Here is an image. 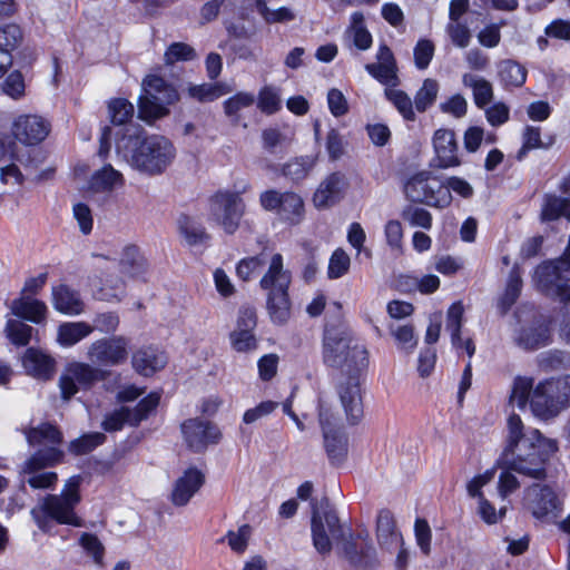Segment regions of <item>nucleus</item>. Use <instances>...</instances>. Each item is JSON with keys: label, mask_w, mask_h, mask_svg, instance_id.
<instances>
[{"label": "nucleus", "mask_w": 570, "mask_h": 570, "mask_svg": "<svg viewBox=\"0 0 570 570\" xmlns=\"http://www.w3.org/2000/svg\"><path fill=\"white\" fill-rule=\"evenodd\" d=\"M351 265L350 256L342 248L334 250L330 258L328 277L335 279L345 275Z\"/></svg>", "instance_id": "obj_61"}, {"label": "nucleus", "mask_w": 570, "mask_h": 570, "mask_svg": "<svg viewBox=\"0 0 570 570\" xmlns=\"http://www.w3.org/2000/svg\"><path fill=\"white\" fill-rule=\"evenodd\" d=\"M107 375L106 371L88 363H70L59 380L61 396L63 400H70L78 392V385L90 389L96 382L105 380Z\"/></svg>", "instance_id": "obj_13"}, {"label": "nucleus", "mask_w": 570, "mask_h": 570, "mask_svg": "<svg viewBox=\"0 0 570 570\" xmlns=\"http://www.w3.org/2000/svg\"><path fill=\"white\" fill-rule=\"evenodd\" d=\"M313 546L321 554H330L332 540L343 539L344 530L335 511L320 512L313 504L311 519Z\"/></svg>", "instance_id": "obj_11"}, {"label": "nucleus", "mask_w": 570, "mask_h": 570, "mask_svg": "<svg viewBox=\"0 0 570 570\" xmlns=\"http://www.w3.org/2000/svg\"><path fill=\"white\" fill-rule=\"evenodd\" d=\"M259 204L265 210L275 212L282 220L291 225H297L304 218V200L294 191L267 189L259 195Z\"/></svg>", "instance_id": "obj_10"}, {"label": "nucleus", "mask_w": 570, "mask_h": 570, "mask_svg": "<svg viewBox=\"0 0 570 570\" xmlns=\"http://www.w3.org/2000/svg\"><path fill=\"white\" fill-rule=\"evenodd\" d=\"M105 440L106 435L100 432L83 434L70 442L69 451L76 455L86 454L92 451L96 446L102 444Z\"/></svg>", "instance_id": "obj_51"}, {"label": "nucleus", "mask_w": 570, "mask_h": 570, "mask_svg": "<svg viewBox=\"0 0 570 570\" xmlns=\"http://www.w3.org/2000/svg\"><path fill=\"white\" fill-rule=\"evenodd\" d=\"M314 165L313 157H297L283 165L282 175L293 183H298L307 177Z\"/></svg>", "instance_id": "obj_41"}, {"label": "nucleus", "mask_w": 570, "mask_h": 570, "mask_svg": "<svg viewBox=\"0 0 570 570\" xmlns=\"http://www.w3.org/2000/svg\"><path fill=\"white\" fill-rule=\"evenodd\" d=\"M22 364L30 375L42 380L50 379L55 371L53 358L32 347L26 351Z\"/></svg>", "instance_id": "obj_27"}, {"label": "nucleus", "mask_w": 570, "mask_h": 570, "mask_svg": "<svg viewBox=\"0 0 570 570\" xmlns=\"http://www.w3.org/2000/svg\"><path fill=\"white\" fill-rule=\"evenodd\" d=\"M404 193L412 203L425 204L439 208L448 207L452 195L448 188L430 171L413 175L404 185Z\"/></svg>", "instance_id": "obj_9"}, {"label": "nucleus", "mask_w": 570, "mask_h": 570, "mask_svg": "<svg viewBox=\"0 0 570 570\" xmlns=\"http://www.w3.org/2000/svg\"><path fill=\"white\" fill-rule=\"evenodd\" d=\"M257 107L264 114H275L281 108V97L276 88L266 86L261 89Z\"/></svg>", "instance_id": "obj_56"}, {"label": "nucleus", "mask_w": 570, "mask_h": 570, "mask_svg": "<svg viewBox=\"0 0 570 570\" xmlns=\"http://www.w3.org/2000/svg\"><path fill=\"white\" fill-rule=\"evenodd\" d=\"M525 500L532 514L538 518L557 517L561 502L548 485L533 484L525 490Z\"/></svg>", "instance_id": "obj_18"}, {"label": "nucleus", "mask_w": 570, "mask_h": 570, "mask_svg": "<svg viewBox=\"0 0 570 570\" xmlns=\"http://www.w3.org/2000/svg\"><path fill=\"white\" fill-rule=\"evenodd\" d=\"M346 38L360 50H366L372 45V36L364 26V16L356 11L351 16V24L345 32Z\"/></svg>", "instance_id": "obj_37"}, {"label": "nucleus", "mask_w": 570, "mask_h": 570, "mask_svg": "<svg viewBox=\"0 0 570 570\" xmlns=\"http://www.w3.org/2000/svg\"><path fill=\"white\" fill-rule=\"evenodd\" d=\"M230 345L238 353H247L257 348V338L254 332L233 331L229 334Z\"/></svg>", "instance_id": "obj_59"}, {"label": "nucleus", "mask_w": 570, "mask_h": 570, "mask_svg": "<svg viewBox=\"0 0 570 570\" xmlns=\"http://www.w3.org/2000/svg\"><path fill=\"white\" fill-rule=\"evenodd\" d=\"M389 330L399 348L406 353H411L415 348L417 338L412 324L391 323Z\"/></svg>", "instance_id": "obj_43"}, {"label": "nucleus", "mask_w": 570, "mask_h": 570, "mask_svg": "<svg viewBox=\"0 0 570 570\" xmlns=\"http://www.w3.org/2000/svg\"><path fill=\"white\" fill-rule=\"evenodd\" d=\"M124 177L111 165H105L96 170L90 180L89 189L94 193H110L116 187L122 186Z\"/></svg>", "instance_id": "obj_29"}, {"label": "nucleus", "mask_w": 570, "mask_h": 570, "mask_svg": "<svg viewBox=\"0 0 570 570\" xmlns=\"http://www.w3.org/2000/svg\"><path fill=\"white\" fill-rule=\"evenodd\" d=\"M561 216L570 219V199L549 197L542 210L543 220H554Z\"/></svg>", "instance_id": "obj_54"}, {"label": "nucleus", "mask_w": 570, "mask_h": 570, "mask_svg": "<svg viewBox=\"0 0 570 570\" xmlns=\"http://www.w3.org/2000/svg\"><path fill=\"white\" fill-rule=\"evenodd\" d=\"M131 419L130 407L121 406L106 415L102 422V428L107 432L118 431L121 430L126 423L131 425Z\"/></svg>", "instance_id": "obj_60"}, {"label": "nucleus", "mask_w": 570, "mask_h": 570, "mask_svg": "<svg viewBox=\"0 0 570 570\" xmlns=\"http://www.w3.org/2000/svg\"><path fill=\"white\" fill-rule=\"evenodd\" d=\"M499 76L505 86L521 87L527 80V69L519 62L507 59L499 63Z\"/></svg>", "instance_id": "obj_40"}, {"label": "nucleus", "mask_w": 570, "mask_h": 570, "mask_svg": "<svg viewBox=\"0 0 570 570\" xmlns=\"http://www.w3.org/2000/svg\"><path fill=\"white\" fill-rule=\"evenodd\" d=\"M132 367L144 376H151L167 364L166 354L157 347L147 346L137 350L131 357Z\"/></svg>", "instance_id": "obj_23"}, {"label": "nucleus", "mask_w": 570, "mask_h": 570, "mask_svg": "<svg viewBox=\"0 0 570 570\" xmlns=\"http://www.w3.org/2000/svg\"><path fill=\"white\" fill-rule=\"evenodd\" d=\"M523 145L518 151L517 158L523 159L531 149H549L554 144V137L550 136L546 141L541 139V130L539 127L527 126L524 128Z\"/></svg>", "instance_id": "obj_39"}, {"label": "nucleus", "mask_w": 570, "mask_h": 570, "mask_svg": "<svg viewBox=\"0 0 570 570\" xmlns=\"http://www.w3.org/2000/svg\"><path fill=\"white\" fill-rule=\"evenodd\" d=\"M513 342L525 351L544 347L551 342L550 326L543 316L532 314L514 330Z\"/></svg>", "instance_id": "obj_14"}, {"label": "nucleus", "mask_w": 570, "mask_h": 570, "mask_svg": "<svg viewBox=\"0 0 570 570\" xmlns=\"http://www.w3.org/2000/svg\"><path fill=\"white\" fill-rule=\"evenodd\" d=\"M533 282L546 295L562 303L570 301V238L559 258L544 262L535 268Z\"/></svg>", "instance_id": "obj_5"}, {"label": "nucleus", "mask_w": 570, "mask_h": 570, "mask_svg": "<svg viewBox=\"0 0 570 570\" xmlns=\"http://www.w3.org/2000/svg\"><path fill=\"white\" fill-rule=\"evenodd\" d=\"M433 146L436 154V166L439 168L456 167L461 164L458 155L459 147L453 130H436L433 137Z\"/></svg>", "instance_id": "obj_21"}, {"label": "nucleus", "mask_w": 570, "mask_h": 570, "mask_svg": "<svg viewBox=\"0 0 570 570\" xmlns=\"http://www.w3.org/2000/svg\"><path fill=\"white\" fill-rule=\"evenodd\" d=\"M288 289H269L267 296V311L272 321L284 324L291 317V302Z\"/></svg>", "instance_id": "obj_30"}, {"label": "nucleus", "mask_w": 570, "mask_h": 570, "mask_svg": "<svg viewBox=\"0 0 570 570\" xmlns=\"http://www.w3.org/2000/svg\"><path fill=\"white\" fill-rule=\"evenodd\" d=\"M144 91L138 102V116L147 122L167 116L168 106L179 99L177 90L158 76H149L144 80Z\"/></svg>", "instance_id": "obj_6"}, {"label": "nucleus", "mask_w": 570, "mask_h": 570, "mask_svg": "<svg viewBox=\"0 0 570 570\" xmlns=\"http://www.w3.org/2000/svg\"><path fill=\"white\" fill-rule=\"evenodd\" d=\"M129 338L117 335L92 342L87 351V358L96 366H118L129 355Z\"/></svg>", "instance_id": "obj_12"}, {"label": "nucleus", "mask_w": 570, "mask_h": 570, "mask_svg": "<svg viewBox=\"0 0 570 570\" xmlns=\"http://www.w3.org/2000/svg\"><path fill=\"white\" fill-rule=\"evenodd\" d=\"M22 41V31L19 26L9 23L0 27V50L11 55Z\"/></svg>", "instance_id": "obj_55"}, {"label": "nucleus", "mask_w": 570, "mask_h": 570, "mask_svg": "<svg viewBox=\"0 0 570 570\" xmlns=\"http://www.w3.org/2000/svg\"><path fill=\"white\" fill-rule=\"evenodd\" d=\"M52 304L58 312L67 315H79L85 311L79 293L65 284L52 288Z\"/></svg>", "instance_id": "obj_24"}, {"label": "nucleus", "mask_w": 570, "mask_h": 570, "mask_svg": "<svg viewBox=\"0 0 570 570\" xmlns=\"http://www.w3.org/2000/svg\"><path fill=\"white\" fill-rule=\"evenodd\" d=\"M6 333L12 344L26 346L31 340L33 328L19 320L9 318L6 324Z\"/></svg>", "instance_id": "obj_47"}, {"label": "nucleus", "mask_w": 570, "mask_h": 570, "mask_svg": "<svg viewBox=\"0 0 570 570\" xmlns=\"http://www.w3.org/2000/svg\"><path fill=\"white\" fill-rule=\"evenodd\" d=\"M120 269L130 277H138L147 272L148 263L137 246L128 245L124 248L120 258Z\"/></svg>", "instance_id": "obj_31"}, {"label": "nucleus", "mask_w": 570, "mask_h": 570, "mask_svg": "<svg viewBox=\"0 0 570 570\" xmlns=\"http://www.w3.org/2000/svg\"><path fill=\"white\" fill-rule=\"evenodd\" d=\"M81 476L69 478L60 494H48L39 500L31 509V515L42 531H49L50 521L55 520L60 524L81 527V519L75 512L76 505L80 502Z\"/></svg>", "instance_id": "obj_3"}, {"label": "nucleus", "mask_w": 570, "mask_h": 570, "mask_svg": "<svg viewBox=\"0 0 570 570\" xmlns=\"http://www.w3.org/2000/svg\"><path fill=\"white\" fill-rule=\"evenodd\" d=\"M181 432L188 446L195 452L204 451L208 444L217 443L222 433L218 428L199 419H189L181 424Z\"/></svg>", "instance_id": "obj_15"}, {"label": "nucleus", "mask_w": 570, "mask_h": 570, "mask_svg": "<svg viewBox=\"0 0 570 570\" xmlns=\"http://www.w3.org/2000/svg\"><path fill=\"white\" fill-rule=\"evenodd\" d=\"M462 82L464 86L472 88L474 102L478 107L482 108L492 100V85L488 80L465 73L462 77Z\"/></svg>", "instance_id": "obj_38"}, {"label": "nucleus", "mask_w": 570, "mask_h": 570, "mask_svg": "<svg viewBox=\"0 0 570 570\" xmlns=\"http://www.w3.org/2000/svg\"><path fill=\"white\" fill-rule=\"evenodd\" d=\"M376 539L382 548L390 550L402 544V534L397 531L395 519L390 510L382 509L376 518Z\"/></svg>", "instance_id": "obj_25"}, {"label": "nucleus", "mask_w": 570, "mask_h": 570, "mask_svg": "<svg viewBox=\"0 0 570 570\" xmlns=\"http://www.w3.org/2000/svg\"><path fill=\"white\" fill-rule=\"evenodd\" d=\"M204 481L205 476L199 470L195 468L187 469L174 483L170 493L171 503L175 507L186 505L202 488Z\"/></svg>", "instance_id": "obj_20"}, {"label": "nucleus", "mask_w": 570, "mask_h": 570, "mask_svg": "<svg viewBox=\"0 0 570 570\" xmlns=\"http://www.w3.org/2000/svg\"><path fill=\"white\" fill-rule=\"evenodd\" d=\"M62 458L63 452L58 448L37 451L22 465L21 483L28 484L35 490L52 489L58 482V475L56 472L45 471V469L59 463Z\"/></svg>", "instance_id": "obj_8"}, {"label": "nucleus", "mask_w": 570, "mask_h": 570, "mask_svg": "<svg viewBox=\"0 0 570 570\" xmlns=\"http://www.w3.org/2000/svg\"><path fill=\"white\" fill-rule=\"evenodd\" d=\"M557 449L556 441L544 438L537 429L524 433L519 415L509 416L507 446L501 455V462L508 470L543 479L546 463Z\"/></svg>", "instance_id": "obj_1"}, {"label": "nucleus", "mask_w": 570, "mask_h": 570, "mask_svg": "<svg viewBox=\"0 0 570 570\" xmlns=\"http://www.w3.org/2000/svg\"><path fill=\"white\" fill-rule=\"evenodd\" d=\"M109 115L115 125H122L134 115V106L128 100L119 98L109 104Z\"/></svg>", "instance_id": "obj_62"}, {"label": "nucleus", "mask_w": 570, "mask_h": 570, "mask_svg": "<svg viewBox=\"0 0 570 570\" xmlns=\"http://www.w3.org/2000/svg\"><path fill=\"white\" fill-rule=\"evenodd\" d=\"M530 406L532 413L542 420H549L559 414L554 403H552L550 396H548V392L543 383H539L533 390Z\"/></svg>", "instance_id": "obj_35"}, {"label": "nucleus", "mask_w": 570, "mask_h": 570, "mask_svg": "<svg viewBox=\"0 0 570 570\" xmlns=\"http://www.w3.org/2000/svg\"><path fill=\"white\" fill-rule=\"evenodd\" d=\"M291 281V273L284 268L282 255L274 254L267 272L261 279V287L266 291L288 289Z\"/></svg>", "instance_id": "obj_26"}, {"label": "nucleus", "mask_w": 570, "mask_h": 570, "mask_svg": "<svg viewBox=\"0 0 570 570\" xmlns=\"http://www.w3.org/2000/svg\"><path fill=\"white\" fill-rule=\"evenodd\" d=\"M464 307L461 302L453 303L446 313V330L451 332V341L453 346H459L461 341L460 332L462 327V320Z\"/></svg>", "instance_id": "obj_49"}, {"label": "nucleus", "mask_w": 570, "mask_h": 570, "mask_svg": "<svg viewBox=\"0 0 570 570\" xmlns=\"http://www.w3.org/2000/svg\"><path fill=\"white\" fill-rule=\"evenodd\" d=\"M11 313L20 318L40 324L46 320L47 305L31 297H20L10 304Z\"/></svg>", "instance_id": "obj_28"}, {"label": "nucleus", "mask_w": 570, "mask_h": 570, "mask_svg": "<svg viewBox=\"0 0 570 570\" xmlns=\"http://www.w3.org/2000/svg\"><path fill=\"white\" fill-rule=\"evenodd\" d=\"M94 332V326L85 322L63 323L58 328V342L71 346Z\"/></svg>", "instance_id": "obj_36"}, {"label": "nucleus", "mask_w": 570, "mask_h": 570, "mask_svg": "<svg viewBox=\"0 0 570 570\" xmlns=\"http://www.w3.org/2000/svg\"><path fill=\"white\" fill-rule=\"evenodd\" d=\"M12 135L24 145H36L49 134L50 125L37 115H21L12 124Z\"/></svg>", "instance_id": "obj_19"}, {"label": "nucleus", "mask_w": 570, "mask_h": 570, "mask_svg": "<svg viewBox=\"0 0 570 570\" xmlns=\"http://www.w3.org/2000/svg\"><path fill=\"white\" fill-rule=\"evenodd\" d=\"M532 390V381L528 379L515 380L510 396V403L520 410H523L528 403L530 392Z\"/></svg>", "instance_id": "obj_63"}, {"label": "nucleus", "mask_w": 570, "mask_h": 570, "mask_svg": "<svg viewBox=\"0 0 570 570\" xmlns=\"http://www.w3.org/2000/svg\"><path fill=\"white\" fill-rule=\"evenodd\" d=\"M324 362L345 372L361 371L366 365V351L362 345L353 344L350 335L335 327H326L324 334Z\"/></svg>", "instance_id": "obj_4"}, {"label": "nucleus", "mask_w": 570, "mask_h": 570, "mask_svg": "<svg viewBox=\"0 0 570 570\" xmlns=\"http://www.w3.org/2000/svg\"><path fill=\"white\" fill-rule=\"evenodd\" d=\"M347 187L346 178L341 173L328 175L317 187L313 196L316 208H326L337 203Z\"/></svg>", "instance_id": "obj_22"}, {"label": "nucleus", "mask_w": 570, "mask_h": 570, "mask_svg": "<svg viewBox=\"0 0 570 570\" xmlns=\"http://www.w3.org/2000/svg\"><path fill=\"white\" fill-rule=\"evenodd\" d=\"M186 90L188 97L198 102L213 101L228 92V90L222 83H189Z\"/></svg>", "instance_id": "obj_42"}, {"label": "nucleus", "mask_w": 570, "mask_h": 570, "mask_svg": "<svg viewBox=\"0 0 570 570\" xmlns=\"http://www.w3.org/2000/svg\"><path fill=\"white\" fill-rule=\"evenodd\" d=\"M384 95L386 99L393 104V106L397 109L404 119H415V114L413 110L414 102L405 91L392 87L386 88Z\"/></svg>", "instance_id": "obj_44"}, {"label": "nucleus", "mask_w": 570, "mask_h": 570, "mask_svg": "<svg viewBox=\"0 0 570 570\" xmlns=\"http://www.w3.org/2000/svg\"><path fill=\"white\" fill-rule=\"evenodd\" d=\"M558 413L570 404V375L542 382Z\"/></svg>", "instance_id": "obj_33"}, {"label": "nucleus", "mask_w": 570, "mask_h": 570, "mask_svg": "<svg viewBox=\"0 0 570 570\" xmlns=\"http://www.w3.org/2000/svg\"><path fill=\"white\" fill-rule=\"evenodd\" d=\"M256 9L267 23H287L296 18L295 12L287 7L269 8L264 0H257Z\"/></svg>", "instance_id": "obj_45"}, {"label": "nucleus", "mask_w": 570, "mask_h": 570, "mask_svg": "<svg viewBox=\"0 0 570 570\" xmlns=\"http://www.w3.org/2000/svg\"><path fill=\"white\" fill-rule=\"evenodd\" d=\"M401 217L412 227H421L424 229H430L432 227L431 214L421 207L407 205L403 208Z\"/></svg>", "instance_id": "obj_53"}, {"label": "nucleus", "mask_w": 570, "mask_h": 570, "mask_svg": "<svg viewBox=\"0 0 570 570\" xmlns=\"http://www.w3.org/2000/svg\"><path fill=\"white\" fill-rule=\"evenodd\" d=\"M116 150L131 168L148 176L163 174L176 157V149L168 138L146 136L137 127L125 129Z\"/></svg>", "instance_id": "obj_2"}, {"label": "nucleus", "mask_w": 570, "mask_h": 570, "mask_svg": "<svg viewBox=\"0 0 570 570\" xmlns=\"http://www.w3.org/2000/svg\"><path fill=\"white\" fill-rule=\"evenodd\" d=\"M196 58L193 47L184 42L171 43L164 55L166 65H174L178 61H189Z\"/></svg>", "instance_id": "obj_57"}, {"label": "nucleus", "mask_w": 570, "mask_h": 570, "mask_svg": "<svg viewBox=\"0 0 570 570\" xmlns=\"http://www.w3.org/2000/svg\"><path fill=\"white\" fill-rule=\"evenodd\" d=\"M522 288V278L519 268L514 266L510 273L505 292L500 301L502 313H507L508 309L517 302L520 296Z\"/></svg>", "instance_id": "obj_46"}, {"label": "nucleus", "mask_w": 570, "mask_h": 570, "mask_svg": "<svg viewBox=\"0 0 570 570\" xmlns=\"http://www.w3.org/2000/svg\"><path fill=\"white\" fill-rule=\"evenodd\" d=\"M250 537V527L244 524L237 531H228L226 539L230 549L237 553H243L248 544Z\"/></svg>", "instance_id": "obj_64"}, {"label": "nucleus", "mask_w": 570, "mask_h": 570, "mask_svg": "<svg viewBox=\"0 0 570 570\" xmlns=\"http://www.w3.org/2000/svg\"><path fill=\"white\" fill-rule=\"evenodd\" d=\"M250 189V184L244 181L237 187L236 191H218L212 197L210 215L227 234H234L239 227L240 219L245 213V204L240 194H245Z\"/></svg>", "instance_id": "obj_7"}, {"label": "nucleus", "mask_w": 570, "mask_h": 570, "mask_svg": "<svg viewBox=\"0 0 570 570\" xmlns=\"http://www.w3.org/2000/svg\"><path fill=\"white\" fill-rule=\"evenodd\" d=\"M367 72L377 79L381 83L387 86V88L396 87L399 85V77L396 73V66L382 65V63H368L365 66Z\"/></svg>", "instance_id": "obj_50"}, {"label": "nucleus", "mask_w": 570, "mask_h": 570, "mask_svg": "<svg viewBox=\"0 0 570 570\" xmlns=\"http://www.w3.org/2000/svg\"><path fill=\"white\" fill-rule=\"evenodd\" d=\"M439 83L436 80L428 78L414 97V106L417 111L424 112L436 100Z\"/></svg>", "instance_id": "obj_48"}, {"label": "nucleus", "mask_w": 570, "mask_h": 570, "mask_svg": "<svg viewBox=\"0 0 570 570\" xmlns=\"http://www.w3.org/2000/svg\"><path fill=\"white\" fill-rule=\"evenodd\" d=\"M27 440L30 445H45V449L57 448L62 442V433L57 426L50 423H41L27 432Z\"/></svg>", "instance_id": "obj_32"}, {"label": "nucleus", "mask_w": 570, "mask_h": 570, "mask_svg": "<svg viewBox=\"0 0 570 570\" xmlns=\"http://www.w3.org/2000/svg\"><path fill=\"white\" fill-rule=\"evenodd\" d=\"M160 401V394L157 392L150 393L142 399L134 409L130 407L131 426H137L141 421L146 420L148 415L156 410Z\"/></svg>", "instance_id": "obj_52"}, {"label": "nucleus", "mask_w": 570, "mask_h": 570, "mask_svg": "<svg viewBox=\"0 0 570 570\" xmlns=\"http://www.w3.org/2000/svg\"><path fill=\"white\" fill-rule=\"evenodd\" d=\"M445 31L451 42L458 48H466L471 42V30L465 23H462L461 21L449 22L445 27Z\"/></svg>", "instance_id": "obj_58"}, {"label": "nucleus", "mask_w": 570, "mask_h": 570, "mask_svg": "<svg viewBox=\"0 0 570 570\" xmlns=\"http://www.w3.org/2000/svg\"><path fill=\"white\" fill-rule=\"evenodd\" d=\"M320 423L323 430L324 446L332 464H341L347 455V436L341 429H335L327 410L320 409Z\"/></svg>", "instance_id": "obj_17"}, {"label": "nucleus", "mask_w": 570, "mask_h": 570, "mask_svg": "<svg viewBox=\"0 0 570 570\" xmlns=\"http://www.w3.org/2000/svg\"><path fill=\"white\" fill-rule=\"evenodd\" d=\"M178 232L185 243L190 246L202 245L209 239L204 226L194 218L183 215L178 219Z\"/></svg>", "instance_id": "obj_34"}, {"label": "nucleus", "mask_w": 570, "mask_h": 570, "mask_svg": "<svg viewBox=\"0 0 570 570\" xmlns=\"http://www.w3.org/2000/svg\"><path fill=\"white\" fill-rule=\"evenodd\" d=\"M360 372L353 370L346 372V376L340 381L337 386V393L345 410L347 419L352 423H356L363 413L361 385H360Z\"/></svg>", "instance_id": "obj_16"}]
</instances>
